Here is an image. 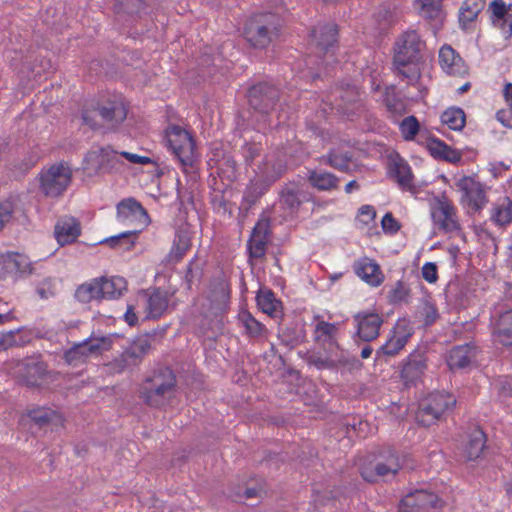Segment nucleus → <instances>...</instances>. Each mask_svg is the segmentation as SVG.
Here are the masks:
<instances>
[{
  "instance_id": "obj_62",
  "label": "nucleus",
  "mask_w": 512,
  "mask_h": 512,
  "mask_svg": "<svg viewBox=\"0 0 512 512\" xmlns=\"http://www.w3.org/2000/svg\"><path fill=\"white\" fill-rule=\"evenodd\" d=\"M260 146L257 144H246L243 148V155L247 162H252L260 153Z\"/></svg>"
},
{
  "instance_id": "obj_20",
  "label": "nucleus",
  "mask_w": 512,
  "mask_h": 512,
  "mask_svg": "<svg viewBox=\"0 0 512 512\" xmlns=\"http://www.w3.org/2000/svg\"><path fill=\"white\" fill-rule=\"evenodd\" d=\"M338 27L336 24H323L316 26L311 33L316 47L324 52L328 58L334 57V47L337 43Z\"/></svg>"
},
{
  "instance_id": "obj_44",
  "label": "nucleus",
  "mask_w": 512,
  "mask_h": 512,
  "mask_svg": "<svg viewBox=\"0 0 512 512\" xmlns=\"http://www.w3.org/2000/svg\"><path fill=\"white\" fill-rule=\"evenodd\" d=\"M441 122L449 129L461 131L466 124V115L461 108L450 107L441 114Z\"/></svg>"
},
{
  "instance_id": "obj_42",
  "label": "nucleus",
  "mask_w": 512,
  "mask_h": 512,
  "mask_svg": "<svg viewBox=\"0 0 512 512\" xmlns=\"http://www.w3.org/2000/svg\"><path fill=\"white\" fill-rule=\"evenodd\" d=\"M485 0H465L459 11V23L466 28L475 21L478 14L484 9Z\"/></svg>"
},
{
  "instance_id": "obj_54",
  "label": "nucleus",
  "mask_w": 512,
  "mask_h": 512,
  "mask_svg": "<svg viewBox=\"0 0 512 512\" xmlns=\"http://www.w3.org/2000/svg\"><path fill=\"white\" fill-rule=\"evenodd\" d=\"M15 204L11 199H0V230L12 219Z\"/></svg>"
},
{
  "instance_id": "obj_31",
  "label": "nucleus",
  "mask_w": 512,
  "mask_h": 512,
  "mask_svg": "<svg viewBox=\"0 0 512 512\" xmlns=\"http://www.w3.org/2000/svg\"><path fill=\"white\" fill-rule=\"evenodd\" d=\"M490 220L499 228H505L512 223V199L510 197H501L493 204Z\"/></svg>"
},
{
  "instance_id": "obj_63",
  "label": "nucleus",
  "mask_w": 512,
  "mask_h": 512,
  "mask_svg": "<svg viewBox=\"0 0 512 512\" xmlns=\"http://www.w3.org/2000/svg\"><path fill=\"white\" fill-rule=\"evenodd\" d=\"M496 119L506 127L512 126V110L508 107V109H501L496 113Z\"/></svg>"
},
{
  "instance_id": "obj_24",
  "label": "nucleus",
  "mask_w": 512,
  "mask_h": 512,
  "mask_svg": "<svg viewBox=\"0 0 512 512\" xmlns=\"http://www.w3.org/2000/svg\"><path fill=\"white\" fill-rule=\"evenodd\" d=\"M81 224L73 216H64L58 219L54 226V237L60 246L76 242L81 235Z\"/></svg>"
},
{
  "instance_id": "obj_18",
  "label": "nucleus",
  "mask_w": 512,
  "mask_h": 512,
  "mask_svg": "<svg viewBox=\"0 0 512 512\" xmlns=\"http://www.w3.org/2000/svg\"><path fill=\"white\" fill-rule=\"evenodd\" d=\"M278 99V89L266 82L253 85L248 91V101L251 107L263 113H268Z\"/></svg>"
},
{
  "instance_id": "obj_9",
  "label": "nucleus",
  "mask_w": 512,
  "mask_h": 512,
  "mask_svg": "<svg viewBox=\"0 0 512 512\" xmlns=\"http://www.w3.org/2000/svg\"><path fill=\"white\" fill-rule=\"evenodd\" d=\"M430 215L434 226L444 233H455L461 230L458 210L454 203L445 195L434 198L430 204Z\"/></svg>"
},
{
  "instance_id": "obj_48",
  "label": "nucleus",
  "mask_w": 512,
  "mask_h": 512,
  "mask_svg": "<svg viewBox=\"0 0 512 512\" xmlns=\"http://www.w3.org/2000/svg\"><path fill=\"white\" fill-rule=\"evenodd\" d=\"M376 216V209L372 205H362L355 218L356 226L360 229L375 226Z\"/></svg>"
},
{
  "instance_id": "obj_7",
  "label": "nucleus",
  "mask_w": 512,
  "mask_h": 512,
  "mask_svg": "<svg viewBox=\"0 0 512 512\" xmlns=\"http://www.w3.org/2000/svg\"><path fill=\"white\" fill-rule=\"evenodd\" d=\"M456 404L452 394L446 392H433L421 403L416 413L417 422L423 426H430Z\"/></svg>"
},
{
  "instance_id": "obj_49",
  "label": "nucleus",
  "mask_w": 512,
  "mask_h": 512,
  "mask_svg": "<svg viewBox=\"0 0 512 512\" xmlns=\"http://www.w3.org/2000/svg\"><path fill=\"white\" fill-rule=\"evenodd\" d=\"M443 0H416L420 5V13L428 19L436 20L442 14Z\"/></svg>"
},
{
  "instance_id": "obj_15",
  "label": "nucleus",
  "mask_w": 512,
  "mask_h": 512,
  "mask_svg": "<svg viewBox=\"0 0 512 512\" xmlns=\"http://www.w3.org/2000/svg\"><path fill=\"white\" fill-rule=\"evenodd\" d=\"M32 272L28 256L18 252H7L0 256V279L17 280Z\"/></svg>"
},
{
  "instance_id": "obj_37",
  "label": "nucleus",
  "mask_w": 512,
  "mask_h": 512,
  "mask_svg": "<svg viewBox=\"0 0 512 512\" xmlns=\"http://www.w3.org/2000/svg\"><path fill=\"white\" fill-rule=\"evenodd\" d=\"M30 419L39 427H45L53 424L55 426L63 425V417L55 410L46 407H38L28 412Z\"/></svg>"
},
{
  "instance_id": "obj_11",
  "label": "nucleus",
  "mask_w": 512,
  "mask_h": 512,
  "mask_svg": "<svg viewBox=\"0 0 512 512\" xmlns=\"http://www.w3.org/2000/svg\"><path fill=\"white\" fill-rule=\"evenodd\" d=\"M84 161L85 169L95 173L121 171L125 165L121 158V153L116 152L109 146L89 151Z\"/></svg>"
},
{
  "instance_id": "obj_50",
  "label": "nucleus",
  "mask_w": 512,
  "mask_h": 512,
  "mask_svg": "<svg viewBox=\"0 0 512 512\" xmlns=\"http://www.w3.org/2000/svg\"><path fill=\"white\" fill-rule=\"evenodd\" d=\"M35 291L41 300H48L54 297L57 294V283L55 278H44L36 285Z\"/></svg>"
},
{
  "instance_id": "obj_14",
  "label": "nucleus",
  "mask_w": 512,
  "mask_h": 512,
  "mask_svg": "<svg viewBox=\"0 0 512 512\" xmlns=\"http://www.w3.org/2000/svg\"><path fill=\"white\" fill-rule=\"evenodd\" d=\"M401 468L399 457L395 453H390L387 457H379L374 463L363 465L360 474L365 481L375 483L389 475L395 476Z\"/></svg>"
},
{
  "instance_id": "obj_40",
  "label": "nucleus",
  "mask_w": 512,
  "mask_h": 512,
  "mask_svg": "<svg viewBox=\"0 0 512 512\" xmlns=\"http://www.w3.org/2000/svg\"><path fill=\"white\" fill-rule=\"evenodd\" d=\"M271 187L269 183L260 176H256L250 180L243 193V201L249 206L254 205Z\"/></svg>"
},
{
  "instance_id": "obj_56",
  "label": "nucleus",
  "mask_w": 512,
  "mask_h": 512,
  "mask_svg": "<svg viewBox=\"0 0 512 512\" xmlns=\"http://www.w3.org/2000/svg\"><path fill=\"white\" fill-rule=\"evenodd\" d=\"M385 103L387 109L392 113H395L397 115H402L406 113L405 103L402 100L397 99L396 97L390 96L388 92L386 93Z\"/></svg>"
},
{
  "instance_id": "obj_55",
  "label": "nucleus",
  "mask_w": 512,
  "mask_h": 512,
  "mask_svg": "<svg viewBox=\"0 0 512 512\" xmlns=\"http://www.w3.org/2000/svg\"><path fill=\"white\" fill-rule=\"evenodd\" d=\"M381 226L383 231L386 234L394 235L396 234L400 228V223L394 218L393 214L390 212H387L382 220H381Z\"/></svg>"
},
{
  "instance_id": "obj_3",
  "label": "nucleus",
  "mask_w": 512,
  "mask_h": 512,
  "mask_svg": "<svg viewBox=\"0 0 512 512\" xmlns=\"http://www.w3.org/2000/svg\"><path fill=\"white\" fill-rule=\"evenodd\" d=\"M128 107L121 96H111L85 106L82 120L89 127H100L98 118L110 127H116L127 117Z\"/></svg>"
},
{
  "instance_id": "obj_27",
  "label": "nucleus",
  "mask_w": 512,
  "mask_h": 512,
  "mask_svg": "<svg viewBox=\"0 0 512 512\" xmlns=\"http://www.w3.org/2000/svg\"><path fill=\"white\" fill-rule=\"evenodd\" d=\"M316 324L313 331L315 342L329 351L338 349L337 336L339 327L337 323H330L316 317Z\"/></svg>"
},
{
  "instance_id": "obj_52",
  "label": "nucleus",
  "mask_w": 512,
  "mask_h": 512,
  "mask_svg": "<svg viewBox=\"0 0 512 512\" xmlns=\"http://www.w3.org/2000/svg\"><path fill=\"white\" fill-rule=\"evenodd\" d=\"M351 161V156L344 153H338L332 151L327 156V163L340 171H346L349 168V163Z\"/></svg>"
},
{
  "instance_id": "obj_21",
  "label": "nucleus",
  "mask_w": 512,
  "mask_h": 512,
  "mask_svg": "<svg viewBox=\"0 0 512 512\" xmlns=\"http://www.w3.org/2000/svg\"><path fill=\"white\" fill-rule=\"evenodd\" d=\"M388 175L404 191H412L415 188L414 175L410 165L399 155L391 157L388 165Z\"/></svg>"
},
{
  "instance_id": "obj_28",
  "label": "nucleus",
  "mask_w": 512,
  "mask_h": 512,
  "mask_svg": "<svg viewBox=\"0 0 512 512\" xmlns=\"http://www.w3.org/2000/svg\"><path fill=\"white\" fill-rule=\"evenodd\" d=\"M268 237V224L263 221L257 222L247 242L249 256L251 258L260 259L264 257L267 250Z\"/></svg>"
},
{
  "instance_id": "obj_29",
  "label": "nucleus",
  "mask_w": 512,
  "mask_h": 512,
  "mask_svg": "<svg viewBox=\"0 0 512 512\" xmlns=\"http://www.w3.org/2000/svg\"><path fill=\"white\" fill-rule=\"evenodd\" d=\"M170 294L161 288L153 289L146 300V317L149 319H158L168 309Z\"/></svg>"
},
{
  "instance_id": "obj_8",
  "label": "nucleus",
  "mask_w": 512,
  "mask_h": 512,
  "mask_svg": "<svg viewBox=\"0 0 512 512\" xmlns=\"http://www.w3.org/2000/svg\"><path fill=\"white\" fill-rule=\"evenodd\" d=\"M71 180V168L63 162L56 163L40 172V190L47 197H58L68 188Z\"/></svg>"
},
{
  "instance_id": "obj_51",
  "label": "nucleus",
  "mask_w": 512,
  "mask_h": 512,
  "mask_svg": "<svg viewBox=\"0 0 512 512\" xmlns=\"http://www.w3.org/2000/svg\"><path fill=\"white\" fill-rule=\"evenodd\" d=\"M419 122L415 116L404 118L400 125V132L405 140H413L419 132Z\"/></svg>"
},
{
  "instance_id": "obj_6",
  "label": "nucleus",
  "mask_w": 512,
  "mask_h": 512,
  "mask_svg": "<svg viewBox=\"0 0 512 512\" xmlns=\"http://www.w3.org/2000/svg\"><path fill=\"white\" fill-rule=\"evenodd\" d=\"M460 192V205L468 213H477L488 203L486 186L473 176H462L455 183Z\"/></svg>"
},
{
  "instance_id": "obj_36",
  "label": "nucleus",
  "mask_w": 512,
  "mask_h": 512,
  "mask_svg": "<svg viewBox=\"0 0 512 512\" xmlns=\"http://www.w3.org/2000/svg\"><path fill=\"white\" fill-rule=\"evenodd\" d=\"M310 185L319 191H332L339 187V178L323 170H310L307 176Z\"/></svg>"
},
{
  "instance_id": "obj_26",
  "label": "nucleus",
  "mask_w": 512,
  "mask_h": 512,
  "mask_svg": "<svg viewBox=\"0 0 512 512\" xmlns=\"http://www.w3.org/2000/svg\"><path fill=\"white\" fill-rule=\"evenodd\" d=\"M439 65L448 75L462 76L467 73V66L461 56L450 45L445 44L439 50Z\"/></svg>"
},
{
  "instance_id": "obj_46",
  "label": "nucleus",
  "mask_w": 512,
  "mask_h": 512,
  "mask_svg": "<svg viewBox=\"0 0 512 512\" xmlns=\"http://www.w3.org/2000/svg\"><path fill=\"white\" fill-rule=\"evenodd\" d=\"M425 368L426 364L421 358L409 356L401 370V376L406 382H413L423 374Z\"/></svg>"
},
{
  "instance_id": "obj_5",
  "label": "nucleus",
  "mask_w": 512,
  "mask_h": 512,
  "mask_svg": "<svg viewBox=\"0 0 512 512\" xmlns=\"http://www.w3.org/2000/svg\"><path fill=\"white\" fill-rule=\"evenodd\" d=\"M166 146L183 167H192L197 159L196 143L192 134L179 125L165 130Z\"/></svg>"
},
{
  "instance_id": "obj_57",
  "label": "nucleus",
  "mask_w": 512,
  "mask_h": 512,
  "mask_svg": "<svg viewBox=\"0 0 512 512\" xmlns=\"http://www.w3.org/2000/svg\"><path fill=\"white\" fill-rule=\"evenodd\" d=\"M421 315L423 317L424 324L429 326L436 321L438 317V311L435 305L426 302L421 309Z\"/></svg>"
},
{
  "instance_id": "obj_64",
  "label": "nucleus",
  "mask_w": 512,
  "mask_h": 512,
  "mask_svg": "<svg viewBox=\"0 0 512 512\" xmlns=\"http://www.w3.org/2000/svg\"><path fill=\"white\" fill-rule=\"evenodd\" d=\"M503 98L507 106L512 110V83L507 82L503 88Z\"/></svg>"
},
{
  "instance_id": "obj_16",
  "label": "nucleus",
  "mask_w": 512,
  "mask_h": 512,
  "mask_svg": "<svg viewBox=\"0 0 512 512\" xmlns=\"http://www.w3.org/2000/svg\"><path fill=\"white\" fill-rule=\"evenodd\" d=\"M353 324L357 337L364 342L378 338L383 318L375 311H360L353 316Z\"/></svg>"
},
{
  "instance_id": "obj_12",
  "label": "nucleus",
  "mask_w": 512,
  "mask_h": 512,
  "mask_svg": "<svg viewBox=\"0 0 512 512\" xmlns=\"http://www.w3.org/2000/svg\"><path fill=\"white\" fill-rule=\"evenodd\" d=\"M150 348L151 343L149 337H137L118 358L108 364V367L114 373H121L130 366L138 365L149 352Z\"/></svg>"
},
{
  "instance_id": "obj_39",
  "label": "nucleus",
  "mask_w": 512,
  "mask_h": 512,
  "mask_svg": "<svg viewBox=\"0 0 512 512\" xmlns=\"http://www.w3.org/2000/svg\"><path fill=\"white\" fill-rule=\"evenodd\" d=\"M493 335L502 345H512V309L499 316Z\"/></svg>"
},
{
  "instance_id": "obj_10",
  "label": "nucleus",
  "mask_w": 512,
  "mask_h": 512,
  "mask_svg": "<svg viewBox=\"0 0 512 512\" xmlns=\"http://www.w3.org/2000/svg\"><path fill=\"white\" fill-rule=\"evenodd\" d=\"M116 218L121 224L131 227L129 231L136 235L150 223L146 209L132 197L125 198L117 204Z\"/></svg>"
},
{
  "instance_id": "obj_59",
  "label": "nucleus",
  "mask_w": 512,
  "mask_h": 512,
  "mask_svg": "<svg viewBox=\"0 0 512 512\" xmlns=\"http://www.w3.org/2000/svg\"><path fill=\"white\" fill-rule=\"evenodd\" d=\"M28 373L31 374L25 379L28 386H39L41 383L39 379L43 376V370L40 365H33L28 368Z\"/></svg>"
},
{
  "instance_id": "obj_22",
  "label": "nucleus",
  "mask_w": 512,
  "mask_h": 512,
  "mask_svg": "<svg viewBox=\"0 0 512 512\" xmlns=\"http://www.w3.org/2000/svg\"><path fill=\"white\" fill-rule=\"evenodd\" d=\"M353 270L362 281L372 287H378L384 281V274L379 264L369 257L357 259L353 263Z\"/></svg>"
},
{
  "instance_id": "obj_2",
  "label": "nucleus",
  "mask_w": 512,
  "mask_h": 512,
  "mask_svg": "<svg viewBox=\"0 0 512 512\" xmlns=\"http://www.w3.org/2000/svg\"><path fill=\"white\" fill-rule=\"evenodd\" d=\"M282 22L277 14L258 13L251 16L244 25L243 35L254 49L264 50L280 37Z\"/></svg>"
},
{
  "instance_id": "obj_53",
  "label": "nucleus",
  "mask_w": 512,
  "mask_h": 512,
  "mask_svg": "<svg viewBox=\"0 0 512 512\" xmlns=\"http://www.w3.org/2000/svg\"><path fill=\"white\" fill-rule=\"evenodd\" d=\"M342 104H338L339 108L343 109L347 104H357L360 99V90L355 85H348L347 88L339 92Z\"/></svg>"
},
{
  "instance_id": "obj_4",
  "label": "nucleus",
  "mask_w": 512,
  "mask_h": 512,
  "mask_svg": "<svg viewBox=\"0 0 512 512\" xmlns=\"http://www.w3.org/2000/svg\"><path fill=\"white\" fill-rule=\"evenodd\" d=\"M176 377L167 367L161 368L145 380L141 397L149 406L160 407L175 391Z\"/></svg>"
},
{
  "instance_id": "obj_30",
  "label": "nucleus",
  "mask_w": 512,
  "mask_h": 512,
  "mask_svg": "<svg viewBox=\"0 0 512 512\" xmlns=\"http://www.w3.org/2000/svg\"><path fill=\"white\" fill-rule=\"evenodd\" d=\"M192 247V238L187 230H177L165 261L168 264L179 263Z\"/></svg>"
},
{
  "instance_id": "obj_32",
  "label": "nucleus",
  "mask_w": 512,
  "mask_h": 512,
  "mask_svg": "<svg viewBox=\"0 0 512 512\" xmlns=\"http://www.w3.org/2000/svg\"><path fill=\"white\" fill-rule=\"evenodd\" d=\"M474 358L475 349L472 345H459L450 350L447 364L451 370L462 369L469 366Z\"/></svg>"
},
{
  "instance_id": "obj_25",
  "label": "nucleus",
  "mask_w": 512,
  "mask_h": 512,
  "mask_svg": "<svg viewBox=\"0 0 512 512\" xmlns=\"http://www.w3.org/2000/svg\"><path fill=\"white\" fill-rule=\"evenodd\" d=\"M231 297V283L229 279L221 274L214 277L209 284L207 299L211 308L221 309L227 305Z\"/></svg>"
},
{
  "instance_id": "obj_47",
  "label": "nucleus",
  "mask_w": 512,
  "mask_h": 512,
  "mask_svg": "<svg viewBox=\"0 0 512 512\" xmlns=\"http://www.w3.org/2000/svg\"><path fill=\"white\" fill-rule=\"evenodd\" d=\"M100 293L99 279L96 278L80 285L76 289L75 296L80 302L88 303L91 300H100Z\"/></svg>"
},
{
  "instance_id": "obj_58",
  "label": "nucleus",
  "mask_w": 512,
  "mask_h": 512,
  "mask_svg": "<svg viewBox=\"0 0 512 512\" xmlns=\"http://www.w3.org/2000/svg\"><path fill=\"white\" fill-rule=\"evenodd\" d=\"M422 277L428 283H435L438 280V270L435 263L426 262L421 269Z\"/></svg>"
},
{
  "instance_id": "obj_43",
  "label": "nucleus",
  "mask_w": 512,
  "mask_h": 512,
  "mask_svg": "<svg viewBox=\"0 0 512 512\" xmlns=\"http://www.w3.org/2000/svg\"><path fill=\"white\" fill-rule=\"evenodd\" d=\"M256 302L259 309L269 316H274L281 308V301L275 297L274 292L270 289L259 290L256 295Z\"/></svg>"
},
{
  "instance_id": "obj_60",
  "label": "nucleus",
  "mask_w": 512,
  "mask_h": 512,
  "mask_svg": "<svg viewBox=\"0 0 512 512\" xmlns=\"http://www.w3.org/2000/svg\"><path fill=\"white\" fill-rule=\"evenodd\" d=\"M497 392L498 397L501 400H505L506 398L512 395V383L508 378L501 379L497 384Z\"/></svg>"
},
{
  "instance_id": "obj_45",
  "label": "nucleus",
  "mask_w": 512,
  "mask_h": 512,
  "mask_svg": "<svg viewBox=\"0 0 512 512\" xmlns=\"http://www.w3.org/2000/svg\"><path fill=\"white\" fill-rule=\"evenodd\" d=\"M138 238V235L131 231L122 232L118 235L111 236L101 240L100 244H107L109 247L120 250H131Z\"/></svg>"
},
{
  "instance_id": "obj_38",
  "label": "nucleus",
  "mask_w": 512,
  "mask_h": 512,
  "mask_svg": "<svg viewBox=\"0 0 512 512\" xmlns=\"http://www.w3.org/2000/svg\"><path fill=\"white\" fill-rule=\"evenodd\" d=\"M238 320L250 338L265 337L268 333L266 326L258 321L249 311L243 310L238 315Z\"/></svg>"
},
{
  "instance_id": "obj_19",
  "label": "nucleus",
  "mask_w": 512,
  "mask_h": 512,
  "mask_svg": "<svg viewBox=\"0 0 512 512\" xmlns=\"http://www.w3.org/2000/svg\"><path fill=\"white\" fill-rule=\"evenodd\" d=\"M412 336V331L406 324L397 323L390 331L387 341L377 350L376 354L393 357L396 356L407 344Z\"/></svg>"
},
{
  "instance_id": "obj_33",
  "label": "nucleus",
  "mask_w": 512,
  "mask_h": 512,
  "mask_svg": "<svg viewBox=\"0 0 512 512\" xmlns=\"http://www.w3.org/2000/svg\"><path fill=\"white\" fill-rule=\"evenodd\" d=\"M427 147L434 158L445 160L452 164L459 163L462 159L461 151L452 148L440 139L431 138L427 143Z\"/></svg>"
},
{
  "instance_id": "obj_17",
  "label": "nucleus",
  "mask_w": 512,
  "mask_h": 512,
  "mask_svg": "<svg viewBox=\"0 0 512 512\" xmlns=\"http://www.w3.org/2000/svg\"><path fill=\"white\" fill-rule=\"evenodd\" d=\"M441 506L442 501L436 494L425 490H415L401 499L399 512H428L429 509Z\"/></svg>"
},
{
  "instance_id": "obj_61",
  "label": "nucleus",
  "mask_w": 512,
  "mask_h": 512,
  "mask_svg": "<svg viewBox=\"0 0 512 512\" xmlns=\"http://www.w3.org/2000/svg\"><path fill=\"white\" fill-rule=\"evenodd\" d=\"M121 158H125L126 160H128L131 163L141 164V165H147V164H151L153 162L152 159L147 156H141V155L126 152V151L121 152Z\"/></svg>"
},
{
  "instance_id": "obj_34",
  "label": "nucleus",
  "mask_w": 512,
  "mask_h": 512,
  "mask_svg": "<svg viewBox=\"0 0 512 512\" xmlns=\"http://www.w3.org/2000/svg\"><path fill=\"white\" fill-rule=\"evenodd\" d=\"M98 279L101 299H117L127 290V281L123 277H100Z\"/></svg>"
},
{
  "instance_id": "obj_23",
  "label": "nucleus",
  "mask_w": 512,
  "mask_h": 512,
  "mask_svg": "<svg viewBox=\"0 0 512 512\" xmlns=\"http://www.w3.org/2000/svg\"><path fill=\"white\" fill-rule=\"evenodd\" d=\"M286 168V162L280 154L270 153L260 163L256 174L272 185L283 176Z\"/></svg>"
},
{
  "instance_id": "obj_13",
  "label": "nucleus",
  "mask_w": 512,
  "mask_h": 512,
  "mask_svg": "<svg viewBox=\"0 0 512 512\" xmlns=\"http://www.w3.org/2000/svg\"><path fill=\"white\" fill-rule=\"evenodd\" d=\"M110 342L104 338L87 339L73 345L64 354L65 361L71 366L84 364L89 358L97 357L102 352L109 350Z\"/></svg>"
},
{
  "instance_id": "obj_41",
  "label": "nucleus",
  "mask_w": 512,
  "mask_h": 512,
  "mask_svg": "<svg viewBox=\"0 0 512 512\" xmlns=\"http://www.w3.org/2000/svg\"><path fill=\"white\" fill-rule=\"evenodd\" d=\"M486 443V435L481 429H474L470 435L469 440L465 445L464 454L467 460H476L478 459L484 448Z\"/></svg>"
},
{
  "instance_id": "obj_35",
  "label": "nucleus",
  "mask_w": 512,
  "mask_h": 512,
  "mask_svg": "<svg viewBox=\"0 0 512 512\" xmlns=\"http://www.w3.org/2000/svg\"><path fill=\"white\" fill-rule=\"evenodd\" d=\"M303 199H305V196L296 185L287 186L281 190L280 205L289 215H294L298 212Z\"/></svg>"
},
{
  "instance_id": "obj_1",
  "label": "nucleus",
  "mask_w": 512,
  "mask_h": 512,
  "mask_svg": "<svg viewBox=\"0 0 512 512\" xmlns=\"http://www.w3.org/2000/svg\"><path fill=\"white\" fill-rule=\"evenodd\" d=\"M425 41L416 30L404 31L393 46V67L397 76L410 85L421 77Z\"/></svg>"
}]
</instances>
